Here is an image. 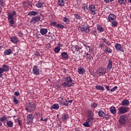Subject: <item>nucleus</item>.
Wrapping results in <instances>:
<instances>
[{"label":"nucleus","instance_id":"nucleus-1","mask_svg":"<svg viewBox=\"0 0 131 131\" xmlns=\"http://www.w3.org/2000/svg\"><path fill=\"white\" fill-rule=\"evenodd\" d=\"M62 85L63 86H73L74 85V81L72 80L71 77H67L65 79V82L62 83Z\"/></svg>","mask_w":131,"mask_h":131},{"label":"nucleus","instance_id":"nucleus-2","mask_svg":"<svg viewBox=\"0 0 131 131\" xmlns=\"http://www.w3.org/2000/svg\"><path fill=\"white\" fill-rule=\"evenodd\" d=\"M127 121V117H126V115H123L120 117V118L119 119L120 124H122V125H124V124H126Z\"/></svg>","mask_w":131,"mask_h":131},{"label":"nucleus","instance_id":"nucleus-3","mask_svg":"<svg viewBox=\"0 0 131 131\" xmlns=\"http://www.w3.org/2000/svg\"><path fill=\"white\" fill-rule=\"evenodd\" d=\"M26 110L28 111V112H32L35 110V104L34 103H30L26 107Z\"/></svg>","mask_w":131,"mask_h":131},{"label":"nucleus","instance_id":"nucleus-4","mask_svg":"<svg viewBox=\"0 0 131 131\" xmlns=\"http://www.w3.org/2000/svg\"><path fill=\"white\" fill-rule=\"evenodd\" d=\"M89 11L92 15H96L97 14V8L95 5H91L89 6Z\"/></svg>","mask_w":131,"mask_h":131},{"label":"nucleus","instance_id":"nucleus-5","mask_svg":"<svg viewBox=\"0 0 131 131\" xmlns=\"http://www.w3.org/2000/svg\"><path fill=\"white\" fill-rule=\"evenodd\" d=\"M97 74L100 76L104 75L106 72V68H100L98 69L97 71Z\"/></svg>","mask_w":131,"mask_h":131},{"label":"nucleus","instance_id":"nucleus-6","mask_svg":"<svg viewBox=\"0 0 131 131\" xmlns=\"http://www.w3.org/2000/svg\"><path fill=\"white\" fill-rule=\"evenodd\" d=\"M34 119V116H33L32 114H28L27 117V122L28 124H31Z\"/></svg>","mask_w":131,"mask_h":131},{"label":"nucleus","instance_id":"nucleus-7","mask_svg":"<svg viewBox=\"0 0 131 131\" xmlns=\"http://www.w3.org/2000/svg\"><path fill=\"white\" fill-rule=\"evenodd\" d=\"M127 112V107L123 106V107H120L119 108V112L118 114H124V113H126Z\"/></svg>","mask_w":131,"mask_h":131},{"label":"nucleus","instance_id":"nucleus-8","mask_svg":"<svg viewBox=\"0 0 131 131\" xmlns=\"http://www.w3.org/2000/svg\"><path fill=\"white\" fill-rule=\"evenodd\" d=\"M40 21V17L38 16H34L32 17L31 19V23H32V24H35L36 23H37V22Z\"/></svg>","mask_w":131,"mask_h":131},{"label":"nucleus","instance_id":"nucleus-9","mask_svg":"<svg viewBox=\"0 0 131 131\" xmlns=\"http://www.w3.org/2000/svg\"><path fill=\"white\" fill-rule=\"evenodd\" d=\"M81 32L83 33H88L90 32V28L85 27V26H82L81 27H80Z\"/></svg>","mask_w":131,"mask_h":131},{"label":"nucleus","instance_id":"nucleus-10","mask_svg":"<svg viewBox=\"0 0 131 131\" xmlns=\"http://www.w3.org/2000/svg\"><path fill=\"white\" fill-rule=\"evenodd\" d=\"M33 73L35 75H38L39 74V68L37 66H34L33 68Z\"/></svg>","mask_w":131,"mask_h":131},{"label":"nucleus","instance_id":"nucleus-11","mask_svg":"<svg viewBox=\"0 0 131 131\" xmlns=\"http://www.w3.org/2000/svg\"><path fill=\"white\" fill-rule=\"evenodd\" d=\"M116 19V16L113 14H110L108 15L107 21L108 22H110L111 21H113Z\"/></svg>","mask_w":131,"mask_h":131},{"label":"nucleus","instance_id":"nucleus-12","mask_svg":"<svg viewBox=\"0 0 131 131\" xmlns=\"http://www.w3.org/2000/svg\"><path fill=\"white\" fill-rule=\"evenodd\" d=\"M112 59L110 58L108 60V63L106 68V70H107V71H110V70H111V68H112Z\"/></svg>","mask_w":131,"mask_h":131},{"label":"nucleus","instance_id":"nucleus-13","mask_svg":"<svg viewBox=\"0 0 131 131\" xmlns=\"http://www.w3.org/2000/svg\"><path fill=\"white\" fill-rule=\"evenodd\" d=\"M16 15V12L13 11L12 13H10L8 14V20L14 19V15Z\"/></svg>","mask_w":131,"mask_h":131},{"label":"nucleus","instance_id":"nucleus-14","mask_svg":"<svg viewBox=\"0 0 131 131\" xmlns=\"http://www.w3.org/2000/svg\"><path fill=\"white\" fill-rule=\"evenodd\" d=\"M11 41L13 42V43H17L18 42L19 40L18 39V38L15 36H12L11 37Z\"/></svg>","mask_w":131,"mask_h":131},{"label":"nucleus","instance_id":"nucleus-15","mask_svg":"<svg viewBox=\"0 0 131 131\" xmlns=\"http://www.w3.org/2000/svg\"><path fill=\"white\" fill-rule=\"evenodd\" d=\"M103 51L104 52H106V53H112V50H111L110 48L106 47V46H103Z\"/></svg>","mask_w":131,"mask_h":131},{"label":"nucleus","instance_id":"nucleus-16","mask_svg":"<svg viewBox=\"0 0 131 131\" xmlns=\"http://www.w3.org/2000/svg\"><path fill=\"white\" fill-rule=\"evenodd\" d=\"M47 33L48 29L46 28H42L40 30V33H41L42 35H45V34H47Z\"/></svg>","mask_w":131,"mask_h":131},{"label":"nucleus","instance_id":"nucleus-17","mask_svg":"<svg viewBox=\"0 0 131 131\" xmlns=\"http://www.w3.org/2000/svg\"><path fill=\"white\" fill-rule=\"evenodd\" d=\"M78 72L79 74H83L84 72H85V71L83 69V68L79 67L78 68Z\"/></svg>","mask_w":131,"mask_h":131},{"label":"nucleus","instance_id":"nucleus-18","mask_svg":"<svg viewBox=\"0 0 131 131\" xmlns=\"http://www.w3.org/2000/svg\"><path fill=\"white\" fill-rule=\"evenodd\" d=\"M110 112L112 114H115L116 113V108H115V106L111 107Z\"/></svg>","mask_w":131,"mask_h":131},{"label":"nucleus","instance_id":"nucleus-19","mask_svg":"<svg viewBox=\"0 0 131 131\" xmlns=\"http://www.w3.org/2000/svg\"><path fill=\"white\" fill-rule=\"evenodd\" d=\"M94 117H91L89 118H88L86 120V121L91 125L93 124L94 122Z\"/></svg>","mask_w":131,"mask_h":131},{"label":"nucleus","instance_id":"nucleus-20","mask_svg":"<svg viewBox=\"0 0 131 131\" xmlns=\"http://www.w3.org/2000/svg\"><path fill=\"white\" fill-rule=\"evenodd\" d=\"M11 54H12V51L10 49L6 50L4 52V55H5V56H7V55H11Z\"/></svg>","mask_w":131,"mask_h":131},{"label":"nucleus","instance_id":"nucleus-21","mask_svg":"<svg viewBox=\"0 0 131 131\" xmlns=\"http://www.w3.org/2000/svg\"><path fill=\"white\" fill-rule=\"evenodd\" d=\"M37 8H42L43 7V3H41L40 1H38L37 4L36 5Z\"/></svg>","mask_w":131,"mask_h":131},{"label":"nucleus","instance_id":"nucleus-22","mask_svg":"<svg viewBox=\"0 0 131 131\" xmlns=\"http://www.w3.org/2000/svg\"><path fill=\"white\" fill-rule=\"evenodd\" d=\"M13 123L12 121H7V125L8 127H13Z\"/></svg>","mask_w":131,"mask_h":131},{"label":"nucleus","instance_id":"nucleus-23","mask_svg":"<svg viewBox=\"0 0 131 131\" xmlns=\"http://www.w3.org/2000/svg\"><path fill=\"white\" fill-rule=\"evenodd\" d=\"M115 47L117 51H121V50H122V48H121V45L119 43H116Z\"/></svg>","mask_w":131,"mask_h":131},{"label":"nucleus","instance_id":"nucleus-24","mask_svg":"<svg viewBox=\"0 0 131 131\" xmlns=\"http://www.w3.org/2000/svg\"><path fill=\"white\" fill-rule=\"evenodd\" d=\"M61 56L64 59H67L68 58V54L65 52H62L61 54Z\"/></svg>","mask_w":131,"mask_h":131},{"label":"nucleus","instance_id":"nucleus-25","mask_svg":"<svg viewBox=\"0 0 131 131\" xmlns=\"http://www.w3.org/2000/svg\"><path fill=\"white\" fill-rule=\"evenodd\" d=\"M128 104H129V101L126 99L124 100L122 102V105L123 106H127Z\"/></svg>","mask_w":131,"mask_h":131},{"label":"nucleus","instance_id":"nucleus-26","mask_svg":"<svg viewBox=\"0 0 131 131\" xmlns=\"http://www.w3.org/2000/svg\"><path fill=\"white\" fill-rule=\"evenodd\" d=\"M2 69H3V71H4L5 72H8V71H9V67L6 64H4L3 66Z\"/></svg>","mask_w":131,"mask_h":131},{"label":"nucleus","instance_id":"nucleus-27","mask_svg":"<svg viewBox=\"0 0 131 131\" xmlns=\"http://www.w3.org/2000/svg\"><path fill=\"white\" fill-rule=\"evenodd\" d=\"M88 116L89 118L94 117V113L92 110H89L88 111Z\"/></svg>","mask_w":131,"mask_h":131},{"label":"nucleus","instance_id":"nucleus-28","mask_svg":"<svg viewBox=\"0 0 131 131\" xmlns=\"http://www.w3.org/2000/svg\"><path fill=\"white\" fill-rule=\"evenodd\" d=\"M28 15L29 16H36L37 12L36 11H31L28 13Z\"/></svg>","mask_w":131,"mask_h":131},{"label":"nucleus","instance_id":"nucleus-29","mask_svg":"<svg viewBox=\"0 0 131 131\" xmlns=\"http://www.w3.org/2000/svg\"><path fill=\"white\" fill-rule=\"evenodd\" d=\"M55 109V110H58L59 109V104L55 103L52 105L51 109Z\"/></svg>","mask_w":131,"mask_h":131},{"label":"nucleus","instance_id":"nucleus-30","mask_svg":"<svg viewBox=\"0 0 131 131\" xmlns=\"http://www.w3.org/2000/svg\"><path fill=\"white\" fill-rule=\"evenodd\" d=\"M103 118H105L106 120H108V119L110 118V114H109V113L106 114L104 113V115H103Z\"/></svg>","mask_w":131,"mask_h":131},{"label":"nucleus","instance_id":"nucleus-31","mask_svg":"<svg viewBox=\"0 0 131 131\" xmlns=\"http://www.w3.org/2000/svg\"><path fill=\"white\" fill-rule=\"evenodd\" d=\"M69 119V117H68V115L64 114L62 116V120L65 121H67Z\"/></svg>","mask_w":131,"mask_h":131},{"label":"nucleus","instance_id":"nucleus-32","mask_svg":"<svg viewBox=\"0 0 131 131\" xmlns=\"http://www.w3.org/2000/svg\"><path fill=\"white\" fill-rule=\"evenodd\" d=\"M105 115V113L103 111H99L98 112V115L100 117H103L104 115Z\"/></svg>","mask_w":131,"mask_h":131},{"label":"nucleus","instance_id":"nucleus-33","mask_svg":"<svg viewBox=\"0 0 131 131\" xmlns=\"http://www.w3.org/2000/svg\"><path fill=\"white\" fill-rule=\"evenodd\" d=\"M13 101L14 103L15 104V105H17V104H18L19 103V100L17 99V98H16V96L13 97Z\"/></svg>","mask_w":131,"mask_h":131},{"label":"nucleus","instance_id":"nucleus-34","mask_svg":"<svg viewBox=\"0 0 131 131\" xmlns=\"http://www.w3.org/2000/svg\"><path fill=\"white\" fill-rule=\"evenodd\" d=\"M7 120V116H3L1 117H0V121L4 122V121H6Z\"/></svg>","mask_w":131,"mask_h":131},{"label":"nucleus","instance_id":"nucleus-35","mask_svg":"<svg viewBox=\"0 0 131 131\" xmlns=\"http://www.w3.org/2000/svg\"><path fill=\"white\" fill-rule=\"evenodd\" d=\"M96 90H99V91H104V87L101 86V85H97L96 86Z\"/></svg>","mask_w":131,"mask_h":131},{"label":"nucleus","instance_id":"nucleus-36","mask_svg":"<svg viewBox=\"0 0 131 131\" xmlns=\"http://www.w3.org/2000/svg\"><path fill=\"white\" fill-rule=\"evenodd\" d=\"M63 22H65L66 24H69V22H70V21L68 18L64 17H63Z\"/></svg>","mask_w":131,"mask_h":131},{"label":"nucleus","instance_id":"nucleus-37","mask_svg":"<svg viewBox=\"0 0 131 131\" xmlns=\"http://www.w3.org/2000/svg\"><path fill=\"white\" fill-rule=\"evenodd\" d=\"M65 3H64V1L63 0H58V4L59 6H61V7H63Z\"/></svg>","mask_w":131,"mask_h":131},{"label":"nucleus","instance_id":"nucleus-38","mask_svg":"<svg viewBox=\"0 0 131 131\" xmlns=\"http://www.w3.org/2000/svg\"><path fill=\"white\" fill-rule=\"evenodd\" d=\"M60 50H61V48L59 46L56 47L55 49H54V51L55 52V53H59V52H60Z\"/></svg>","mask_w":131,"mask_h":131},{"label":"nucleus","instance_id":"nucleus-39","mask_svg":"<svg viewBox=\"0 0 131 131\" xmlns=\"http://www.w3.org/2000/svg\"><path fill=\"white\" fill-rule=\"evenodd\" d=\"M58 101H59V103L61 105H62L63 103H64V101H66V99H63L62 98H58Z\"/></svg>","mask_w":131,"mask_h":131},{"label":"nucleus","instance_id":"nucleus-40","mask_svg":"<svg viewBox=\"0 0 131 131\" xmlns=\"http://www.w3.org/2000/svg\"><path fill=\"white\" fill-rule=\"evenodd\" d=\"M56 27H58V28H61V29H63V28H64V25L62 24H57L56 25Z\"/></svg>","mask_w":131,"mask_h":131},{"label":"nucleus","instance_id":"nucleus-41","mask_svg":"<svg viewBox=\"0 0 131 131\" xmlns=\"http://www.w3.org/2000/svg\"><path fill=\"white\" fill-rule=\"evenodd\" d=\"M118 2L119 4H121V5H124V4L126 3V0H118Z\"/></svg>","mask_w":131,"mask_h":131},{"label":"nucleus","instance_id":"nucleus-42","mask_svg":"<svg viewBox=\"0 0 131 131\" xmlns=\"http://www.w3.org/2000/svg\"><path fill=\"white\" fill-rule=\"evenodd\" d=\"M97 29L98 31H100V32H103V31H104V28L102 27L98 26Z\"/></svg>","mask_w":131,"mask_h":131},{"label":"nucleus","instance_id":"nucleus-43","mask_svg":"<svg viewBox=\"0 0 131 131\" xmlns=\"http://www.w3.org/2000/svg\"><path fill=\"white\" fill-rule=\"evenodd\" d=\"M83 125H84L85 127H90V126H91V124L87 121L84 123Z\"/></svg>","mask_w":131,"mask_h":131},{"label":"nucleus","instance_id":"nucleus-44","mask_svg":"<svg viewBox=\"0 0 131 131\" xmlns=\"http://www.w3.org/2000/svg\"><path fill=\"white\" fill-rule=\"evenodd\" d=\"M75 18H76L77 20H80L81 19V17H80V15L78 14H74Z\"/></svg>","mask_w":131,"mask_h":131},{"label":"nucleus","instance_id":"nucleus-45","mask_svg":"<svg viewBox=\"0 0 131 131\" xmlns=\"http://www.w3.org/2000/svg\"><path fill=\"white\" fill-rule=\"evenodd\" d=\"M112 23V26L113 27H116V26H117V22H116V21H114Z\"/></svg>","mask_w":131,"mask_h":131},{"label":"nucleus","instance_id":"nucleus-46","mask_svg":"<svg viewBox=\"0 0 131 131\" xmlns=\"http://www.w3.org/2000/svg\"><path fill=\"white\" fill-rule=\"evenodd\" d=\"M84 11L86 13H88V12H89V11H90V8H89V7H88V6L84 7Z\"/></svg>","mask_w":131,"mask_h":131},{"label":"nucleus","instance_id":"nucleus-47","mask_svg":"<svg viewBox=\"0 0 131 131\" xmlns=\"http://www.w3.org/2000/svg\"><path fill=\"white\" fill-rule=\"evenodd\" d=\"M63 106H68V103L67 102V100L66 99V101L63 102L62 104Z\"/></svg>","mask_w":131,"mask_h":131},{"label":"nucleus","instance_id":"nucleus-48","mask_svg":"<svg viewBox=\"0 0 131 131\" xmlns=\"http://www.w3.org/2000/svg\"><path fill=\"white\" fill-rule=\"evenodd\" d=\"M116 90H117V86H115L113 89H112L111 90V92H114V91H116Z\"/></svg>","mask_w":131,"mask_h":131},{"label":"nucleus","instance_id":"nucleus-49","mask_svg":"<svg viewBox=\"0 0 131 131\" xmlns=\"http://www.w3.org/2000/svg\"><path fill=\"white\" fill-rule=\"evenodd\" d=\"M93 59L94 58H93V56H91V54H90L88 56V60H89V61H91V60H93Z\"/></svg>","mask_w":131,"mask_h":131},{"label":"nucleus","instance_id":"nucleus-50","mask_svg":"<svg viewBox=\"0 0 131 131\" xmlns=\"http://www.w3.org/2000/svg\"><path fill=\"white\" fill-rule=\"evenodd\" d=\"M102 40L103 41V42H105L106 43V45H108L109 43V42H108V40L106 38L102 39Z\"/></svg>","mask_w":131,"mask_h":131},{"label":"nucleus","instance_id":"nucleus-51","mask_svg":"<svg viewBox=\"0 0 131 131\" xmlns=\"http://www.w3.org/2000/svg\"><path fill=\"white\" fill-rule=\"evenodd\" d=\"M0 5H1L2 7H4V6H5V3H4L3 0H0Z\"/></svg>","mask_w":131,"mask_h":131},{"label":"nucleus","instance_id":"nucleus-52","mask_svg":"<svg viewBox=\"0 0 131 131\" xmlns=\"http://www.w3.org/2000/svg\"><path fill=\"white\" fill-rule=\"evenodd\" d=\"M92 107L93 108H96V107H97V103H93V104H92Z\"/></svg>","mask_w":131,"mask_h":131},{"label":"nucleus","instance_id":"nucleus-53","mask_svg":"<svg viewBox=\"0 0 131 131\" xmlns=\"http://www.w3.org/2000/svg\"><path fill=\"white\" fill-rule=\"evenodd\" d=\"M14 95H15V96H16L17 97H19L20 93H19V92H15L14 93Z\"/></svg>","mask_w":131,"mask_h":131},{"label":"nucleus","instance_id":"nucleus-54","mask_svg":"<svg viewBox=\"0 0 131 131\" xmlns=\"http://www.w3.org/2000/svg\"><path fill=\"white\" fill-rule=\"evenodd\" d=\"M51 25L53 26H56V25H57V23H56L55 21H53L51 23Z\"/></svg>","mask_w":131,"mask_h":131},{"label":"nucleus","instance_id":"nucleus-55","mask_svg":"<svg viewBox=\"0 0 131 131\" xmlns=\"http://www.w3.org/2000/svg\"><path fill=\"white\" fill-rule=\"evenodd\" d=\"M18 122L19 125H21V121L19 119L16 120V122Z\"/></svg>","mask_w":131,"mask_h":131},{"label":"nucleus","instance_id":"nucleus-56","mask_svg":"<svg viewBox=\"0 0 131 131\" xmlns=\"http://www.w3.org/2000/svg\"><path fill=\"white\" fill-rule=\"evenodd\" d=\"M10 24H11L12 25H13V24H14V18H12V19H10Z\"/></svg>","mask_w":131,"mask_h":131},{"label":"nucleus","instance_id":"nucleus-57","mask_svg":"<svg viewBox=\"0 0 131 131\" xmlns=\"http://www.w3.org/2000/svg\"><path fill=\"white\" fill-rule=\"evenodd\" d=\"M4 70L3 69V68H0V74H2V73H4Z\"/></svg>","mask_w":131,"mask_h":131},{"label":"nucleus","instance_id":"nucleus-58","mask_svg":"<svg viewBox=\"0 0 131 131\" xmlns=\"http://www.w3.org/2000/svg\"><path fill=\"white\" fill-rule=\"evenodd\" d=\"M72 102H73V100H69V101H67L68 105L69 104V103H70V104H71V103H72Z\"/></svg>","mask_w":131,"mask_h":131},{"label":"nucleus","instance_id":"nucleus-59","mask_svg":"<svg viewBox=\"0 0 131 131\" xmlns=\"http://www.w3.org/2000/svg\"><path fill=\"white\" fill-rule=\"evenodd\" d=\"M104 46H105L104 45H103L102 43H100L99 45V48H103L104 49Z\"/></svg>","mask_w":131,"mask_h":131},{"label":"nucleus","instance_id":"nucleus-60","mask_svg":"<svg viewBox=\"0 0 131 131\" xmlns=\"http://www.w3.org/2000/svg\"><path fill=\"white\" fill-rule=\"evenodd\" d=\"M104 2L106 4H109V3H110V0H104Z\"/></svg>","mask_w":131,"mask_h":131},{"label":"nucleus","instance_id":"nucleus-61","mask_svg":"<svg viewBox=\"0 0 131 131\" xmlns=\"http://www.w3.org/2000/svg\"><path fill=\"white\" fill-rule=\"evenodd\" d=\"M105 88L107 91H110V89H109V86H106Z\"/></svg>","mask_w":131,"mask_h":131},{"label":"nucleus","instance_id":"nucleus-62","mask_svg":"<svg viewBox=\"0 0 131 131\" xmlns=\"http://www.w3.org/2000/svg\"><path fill=\"white\" fill-rule=\"evenodd\" d=\"M89 56H90V54H89V53H86V59L88 60V57H89Z\"/></svg>","mask_w":131,"mask_h":131},{"label":"nucleus","instance_id":"nucleus-63","mask_svg":"<svg viewBox=\"0 0 131 131\" xmlns=\"http://www.w3.org/2000/svg\"><path fill=\"white\" fill-rule=\"evenodd\" d=\"M43 121H48V119H45L43 120Z\"/></svg>","mask_w":131,"mask_h":131},{"label":"nucleus","instance_id":"nucleus-64","mask_svg":"<svg viewBox=\"0 0 131 131\" xmlns=\"http://www.w3.org/2000/svg\"><path fill=\"white\" fill-rule=\"evenodd\" d=\"M40 121H43V119L42 117H41Z\"/></svg>","mask_w":131,"mask_h":131}]
</instances>
